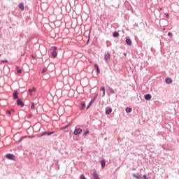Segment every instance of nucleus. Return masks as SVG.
I'll return each instance as SVG.
<instances>
[{
    "label": "nucleus",
    "instance_id": "1",
    "mask_svg": "<svg viewBox=\"0 0 179 179\" xmlns=\"http://www.w3.org/2000/svg\"><path fill=\"white\" fill-rule=\"evenodd\" d=\"M50 51H52L50 53L52 58H57V56L58 55V53L57 52V47H52Z\"/></svg>",
    "mask_w": 179,
    "mask_h": 179
},
{
    "label": "nucleus",
    "instance_id": "2",
    "mask_svg": "<svg viewBox=\"0 0 179 179\" xmlns=\"http://www.w3.org/2000/svg\"><path fill=\"white\" fill-rule=\"evenodd\" d=\"M6 157V159H8V160H16V157H15L13 154H7Z\"/></svg>",
    "mask_w": 179,
    "mask_h": 179
},
{
    "label": "nucleus",
    "instance_id": "3",
    "mask_svg": "<svg viewBox=\"0 0 179 179\" xmlns=\"http://www.w3.org/2000/svg\"><path fill=\"white\" fill-rule=\"evenodd\" d=\"M80 134H82V129L78 128L74 130V132H73L74 135H79Z\"/></svg>",
    "mask_w": 179,
    "mask_h": 179
},
{
    "label": "nucleus",
    "instance_id": "4",
    "mask_svg": "<svg viewBox=\"0 0 179 179\" xmlns=\"http://www.w3.org/2000/svg\"><path fill=\"white\" fill-rule=\"evenodd\" d=\"M92 176H93L94 179H100V178L99 177V174H97V172L96 171L95 169H94V171H93Z\"/></svg>",
    "mask_w": 179,
    "mask_h": 179
},
{
    "label": "nucleus",
    "instance_id": "5",
    "mask_svg": "<svg viewBox=\"0 0 179 179\" xmlns=\"http://www.w3.org/2000/svg\"><path fill=\"white\" fill-rule=\"evenodd\" d=\"M17 106H20L21 107H23V106H24V103H23L22 101H21L20 99H17Z\"/></svg>",
    "mask_w": 179,
    "mask_h": 179
},
{
    "label": "nucleus",
    "instance_id": "6",
    "mask_svg": "<svg viewBox=\"0 0 179 179\" xmlns=\"http://www.w3.org/2000/svg\"><path fill=\"white\" fill-rule=\"evenodd\" d=\"M28 92L31 96H33V92H36V87H33L32 89H29Z\"/></svg>",
    "mask_w": 179,
    "mask_h": 179
},
{
    "label": "nucleus",
    "instance_id": "7",
    "mask_svg": "<svg viewBox=\"0 0 179 179\" xmlns=\"http://www.w3.org/2000/svg\"><path fill=\"white\" fill-rule=\"evenodd\" d=\"M52 134H55V132H54V131H51V132H44L43 134H42L41 135V136H44V135H48V136H49L50 135H52Z\"/></svg>",
    "mask_w": 179,
    "mask_h": 179
},
{
    "label": "nucleus",
    "instance_id": "8",
    "mask_svg": "<svg viewBox=\"0 0 179 179\" xmlns=\"http://www.w3.org/2000/svg\"><path fill=\"white\" fill-rule=\"evenodd\" d=\"M104 59H105V61H109V59H110V53L105 54Z\"/></svg>",
    "mask_w": 179,
    "mask_h": 179
},
{
    "label": "nucleus",
    "instance_id": "9",
    "mask_svg": "<svg viewBox=\"0 0 179 179\" xmlns=\"http://www.w3.org/2000/svg\"><path fill=\"white\" fill-rule=\"evenodd\" d=\"M145 100L149 101L152 99V95H150V94H148L145 96Z\"/></svg>",
    "mask_w": 179,
    "mask_h": 179
},
{
    "label": "nucleus",
    "instance_id": "10",
    "mask_svg": "<svg viewBox=\"0 0 179 179\" xmlns=\"http://www.w3.org/2000/svg\"><path fill=\"white\" fill-rule=\"evenodd\" d=\"M13 98H14L15 99H19V96L17 95V91H15V92H13Z\"/></svg>",
    "mask_w": 179,
    "mask_h": 179
},
{
    "label": "nucleus",
    "instance_id": "11",
    "mask_svg": "<svg viewBox=\"0 0 179 179\" xmlns=\"http://www.w3.org/2000/svg\"><path fill=\"white\" fill-rule=\"evenodd\" d=\"M165 81H166V83L170 84V83H172L173 80L171 78H166Z\"/></svg>",
    "mask_w": 179,
    "mask_h": 179
},
{
    "label": "nucleus",
    "instance_id": "12",
    "mask_svg": "<svg viewBox=\"0 0 179 179\" xmlns=\"http://www.w3.org/2000/svg\"><path fill=\"white\" fill-rule=\"evenodd\" d=\"M101 164L102 169H104V167H106V161H104L103 159L101 160Z\"/></svg>",
    "mask_w": 179,
    "mask_h": 179
},
{
    "label": "nucleus",
    "instance_id": "13",
    "mask_svg": "<svg viewBox=\"0 0 179 179\" xmlns=\"http://www.w3.org/2000/svg\"><path fill=\"white\" fill-rule=\"evenodd\" d=\"M126 43L128 44V45H132L131 39H129V38L126 39Z\"/></svg>",
    "mask_w": 179,
    "mask_h": 179
},
{
    "label": "nucleus",
    "instance_id": "14",
    "mask_svg": "<svg viewBox=\"0 0 179 179\" xmlns=\"http://www.w3.org/2000/svg\"><path fill=\"white\" fill-rule=\"evenodd\" d=\"M133 176H134L135 178L141 179V175H139L138 173H137V174H133Z\"/></svg>",
    "mask_w": 179,
    "mask_h": 179
},
{
    "label": "nucleus",
    "instance_id": "15",
    "mask_svg": "<svg viewBox=\"0 0 179 179\" xmlns=\"http://www.w3.org/2000/svg\"><path fill=\"white\" fill-rule=\"evenodd\" d=\"M98 96H99V94H96V95L94 97V99L91 100L90 104H92V103H94V101H95L96 99H97Z\"/></svg>",
    "mask_w": 179,
    "mask_h": 179
},
{
    "label": "nucleus",
    "instance_id": "16",
    "mask_svg": "<svg viewBox=\"0 0 179 179\" xmlns=\"http://www.w3.org/2000/svg\"><path fill=\"white\" fill-rule=\"evenodd\" d=\"M126 113H132V108L129 107L126 108Z\"/></svg>",
    "mask_w": 179,
    "mask_h": 179
},
{
    "label": "nucleus",
    "instance_id": "17",
    "mask_svg": "<svg viewBox=\"0 0 179 179\" xmlns=\"http://www.w3.org/2000/svg\"><path fill=\"white\" fill-rule=\"evenodd\" d=\"M81 106V110H85V107H86V103H85V102H82Z\"/></svg>",
    "mask_w": 179,
    "mask_h": 179
},
{
    "label": "nucleus",
    "instance_id": "18",
    "mask_svg": "<svg viewBox=\"0 0 179 179\" xmlns=\"http://www.w3.org/2000/svg\"><path fill=\"white\" fill-rule=\"evenodd\" d=\"M20 9H21V10H23L24 9V6L23 5V3H20Z\"/></svg>",
    "mask_w": 179,
    "mask_h": 179
},
{
    "label": "nucleus",
    "instance_id": "19",
    "mask_svg": "<svg viewBox=\"0 0 179 179\" xmlns=\"http://www.w3.org/2000/svg\"><path fill=\"white\" fill-rule=\"evenodd\" d=\"M95 68H96V69L97 71V73H100V68L99 67V65L95 64Z\"/></svg>",
    "mask_w": 179,
    "mask_h": 179
},
{
    "label": "nucleus",
    "instance_id": "20",
    "mask_svg": "<svg viewBox=\"0 0 179 179\" xmlns=\"http://www.w3.org/2000/svg\"><path fill=\"white\" fill-rule=\"evenodd\" d=\"M113 37H119L120 36V34H118V32H113Z\"/></svg>",
    "mask_w": 179,
    "mask_h": 179
},
{
    "label": "nucleus",
    "instance_id": "21",
    "mask_svg": "<svg viewBox=\"0 0 179 179\" xmlns=\"http://www.w3.org/2000/svg\"><path fill=\"white\" fill-rule=\"evenodd\" d=\"M113 110L110 108V109H108L106 111V114L108 115V114H111Z\"/></svg>",
    "mask_w": 179,
    "mask_h": 179
},
{
    "label": "nucleus",
    "instance_id": "22",
    "mask_svg": "<svg viewBox=\"0 0 179 179\" xmlns=\"http://www.w3.org/2000/svg\"><path fill=\"white\" fill-rule=\"evenodd\" d=\"M15 111V110L11 109V110H7V113L9 114V115H12V113H13Z\"/></svg>",
    "mask_w": 179,
    "mask_h": 179
},
{
    "label": "nucleus",
    "instance_id": "23",
    "mask_svg": "<svg viewBox=\"0 0 179 179\" xmlns=\"http://www.w3.org/2000/svg\"><path fill=\"white\" fill-rule=\"evenodd\" d=\"M17 73H22V69H19V67H17Z\"/></svg>",
    "mask_w": 179,
    "mask_h": 179
},
{
    "label": "nucleus",
    "instance_id": "24",
    "mask_svg": "<svg viewBox=\"0 0 179 179\" xmlns=\"http://www.w3.org/2000/svg\"><path fill=\"white\" fill-rule=\"evenodd\" d=\"M31 110H34V108H35V106H34V102L31 103Z\"/></svg>",
    "mask_w": 179,
    "mask_h": 179
},
{
    "label": "nucleus",
    "instance_id": "25",
    "mask_svg": "<svg viewBox=\"0 0 179 179\" xmlns=\"http://www.w3.org/2000/svg\"><path fill=\"white\" fill-rule=\"evenodd\" d=\"M1 64L8 63V60H1Z\"/></svg>",
    "mask_w": 179,
    "mask_h": 179
},
{
    "label": "nucleus",
    "instance_id": "26",
    "mask_svg": "<svg viewBox=\"0 0 179 179\" xmlns=\"http://www.w3.org/2000/svg\"><path fill=\"white\" fill-rule=\"evenodd\" d=\"M47 71V68H44L43 70H42V73H45V71Z\"/></svg>",
    "mask_w": 179,
    "mask_h": 179
},
{
    "label": "nucleus",
    "instance_id": "27",
    "mask_svg": "<svg viewBox=\"0 0 179 179\" xmlns=\"http://www.w3.org/2000/svg\"><path fill=\"white\" fill-rule=\"evenodd\" d=\"M101 90H102V92H106V88L104 87H101Z\"/></svg>",
    "mask_w": 179,
    "mask_h": 179
},
{
    "label": "nucleus",
    "instance_id": "28",
    "mask_svg": "<svg viewBox=\"0 0 179 179\" xmlns=\"http://www.w3.org/2000/svg\"><path fill=\"white\" fill-rule=\"evenodd\" d=\"M87 134H89V130H87L86 131H85L83 135H87Z\"/></svg>",
    "mask_w": 179,
    "mask_h": 179
},
{
    "label": "nucleus",
    "instance_id": "29",
    "mask_svg": "<svg viewBox=\"0 0 179 179\" xmlns=\"http://www.w3.org/2000/svg\"><path fill=\"white\" fill-rule=\"evenodd\" d=\"M66 128H68V126H66V127H62V128H61V130L62 131V130H64V129H66Z\"/></svg>",
    "mask_w": 179,
    "mask_h": 179
},
{
    "label": "nucleus",
    "instance_id": "30",
    "mask_svg": "<svg viewBox=\"0 0 179 179\" xmlns=\"http://www.w3.org/2000/svg\"><path fill=\"white\" fill-rule=\"evenodd\" d=\"M168 36L170 37V36H173V34L171 32H169Z\"/></svg>",
    "mask_w": 179,
    "mask_h": 179
},
{
    "label": "nucleus",
    "instance_id": "31",
    "mask_svg": "<svg viewBox=\"0 0 179 179\" xmlns=\"http://www.w3.org/2000/svg\"><path fill=\"white\" fill-rule=\"evenodd\" d=\"M104 96H106V91H103L102 94V97H104Z\"/></svg>",
    "mask_w": 179,
    "mask_h": 179
},
{
    "label": "nucleus",
    "instance_id": "32",
    "mask_svg": "<svg viewBox=\"0 0 179 179\" xmlns=\"http://www.w3.org/2000/svg\"><path fill=\"white\" fill-rule=\"evenodd\" d=\"M31 58H32L33 59H36V56H34V55H31Z\"/></svg>",
    "mask_w": 179,
    "mask_h": 179
},
{
    "label": "nucleus",
    "instance_id": "33",
    "mask_svg": "<svg viewBox=\"0 0 179 179\" xmlns=\"http://www.w3.org/2000/svg\"><path fill=\"white\" fill-rule=\"evenodd\" d=\"M143 178L144 179H148V178L146 177V175H143Z\"/></svg>",
    "mask_w": 179,
    "mask_h": 179
},
{
    "label": "nucleus",
    "instance_id": "34",
    "mask_svg": "<svg viewBox=\"0 0 179 179\" xmlns=\"http://www.w3.org/2000/svg\"><path fill=\"white\" fill-rule=\"evenodd\" d=\"M92 103H90V105L87 107V110H89V108L90 107V105H91Z\"/></svg>",
    "mask_w": 179,
    "mask_h": 179
},
{
    "label": "nucleus",
    "instance_id": "35",
    "mask_svg": "<svg viewBox=\"0 0 179 179\" xmlns=\"http://www.w3.org/2000/svg\"><path fill=\"white\" fill-rule=\"evenodd\" d=\"M166 19H169V14L166 15Z\"/></svg>",
    "mask_w": 179,
    "mask_h": 179
},
{
    "label": "nucleus",
    "instance_id": "36",
    "mask_svg": "<svg viewBox=\"0 0 179 179\" xmlns=\"http://www.w3.org/2000/svg\"><path fill=\"white\" fill-rule=\"evenodd\" d=\"M29 118H31V115H29Z\"/></svg>",
    "mask_w": 179,
    "mask_h": 179
},
{
    "label": "nucleus",
    "instance_id": "37",
    "mask_svg": "<svg viewBox=\"0 0 179 179\" xmlns=\"http://www.w3.org/2000/svg\"><path fill=\"white\" fill-rule=\"evenodd\" d=\"M148 179V178H147Z\"/></svg>",
    "mask_w": 179,
    "mask_h": 179
}]
</instances>
